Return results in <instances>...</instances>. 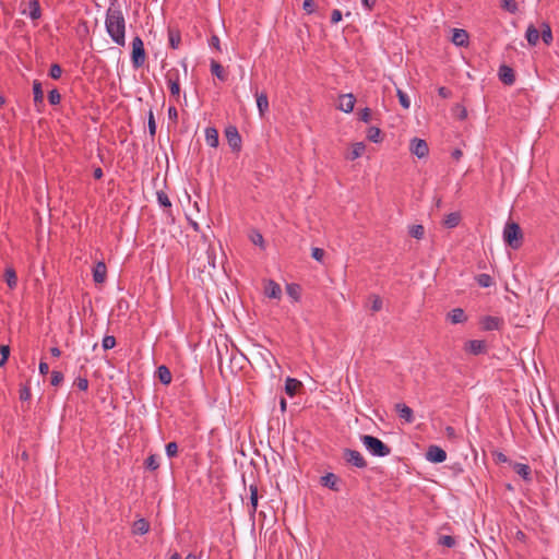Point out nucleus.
Wrapping results in <instances>:
<instances>
[{"label":"nucleus","mask_w":559,"mask_h":559,"mask_svg":"<svg viewBox=\"0 0 559 559\" xmlns=\"http://www.w3.org/2000/svg\"><path fill=\"white\" fill-rule=\"evenodd\" d=\"M165 78L171 96L178 98L180 96L179 71L177 69H170L167 71Z\"/></svg>","instance_id":"5"},{"label":"nucleus","mask_w":559,"mask_h":559,"mask_svg":"<svg viewBox=\"0 0 559 559\" xmlns=\"http://www.w3.org/2000/svg\"><path fill=\"white\" fill-rule=\"evenodd\" d=\"M211 73L215 75L219 81L225 82L227 80V73L224 68L215 60H211L210 63Z\"/></svg>","instance_id":"24"},{"label":"nucleus","mask_w":559,"mask_h":559,"mask_svg":"<svg viewBox=\"0 0 559 559\" xmlns=\"http://www.w3.org/2000/svg\"><path fill=\"white\" fill-rule=\"evenodd\" d=\"M105 27L115 44L126 45V19L116 0L110 2L106 11Z\"/></svg>","instance_id":"1"},{"label":"nucleus","mask_w":559,"mask_h":559,"mask_svg":"<svg viewBox=\"0 0 559 559\" xmlns=\"http://www.w3.org/2000/svg\"><path fill=\"white\" fill-rule=\"evenodd\" d=\"M396 95L399 97V102H400L401 106L404 109H408L411 107V99H409L408 95L400 88H397Z\"/></svg>","instance_id":"38"},{"label":"nucleus","mask_w":559,"mask_h":559,"mask_svg":"<svg viewBox=\"0 0 559 559\" xmlns=\"http://www.w3.org/2000/svg\"><path fill=\"white\" fill-rule=\"evenodd\" d=\"M476 281H477V283H478V285H479L480 287H489V286H491V285H492V278H491V276H490V275H488V274H485V273L479 274V275L476 277Z\"/></svg>","instance_id":"42"},{"label":"nucleus","mask_w":559,"mask_h":559,"mask_svg":"<svg viewBox=\"0 0 559 559\" xmlns=\"http://www.w3.org/2000/svg\"><path fill=\"white\" fill-rule=\"evenodd\" d=\"M48 100L51 105H58L60 103L61 95L57 88H53L48 93Z\"/></svg>","instance_id":"47"},{"label":"nucleus","mask_w":559,"mask_h":559,"mask_svg":"<svg viewBox=\"0 0 559 559\" xmlns=\"http://www.w3.org/2000/svg\"><path fill=\"white\" fill-rule=\"evenodd\" d=\"M367 138L373 142V143H378L381 141V131L379 128L377 127H371L369 130H368V133H367Z\"/></svg>","instance_id":"39"},{"label":"nucleus","mask_w":559,"mask_h":559,"mask_svg":"<svg viewBox=\"0 0 559 559\" xmlns=\"http://www.w3.org/2000/svg\"><path fill=\"white\" fill-rule=\"evenodd\" d=\"M365 144L362 142H357L353 145L350 154L348 155V159L355 160L360 157L365 152Z\"/></svg>","instance_id":"33"},{"label":"nucleus","mask_w":559,"mask_h":559,"mask_svg":"<svg viewBox=\"0 0 559 559\" xmlns=\"http://www.w3.org/2000/svg\"><path fill=\"white\" fill-rule=\"evenodd\" d=\"M205 141L211 147H217L218 145V132L215 128L209 127L205 129Z\"/></svg>","instance_id":"26"},{"label":"nucleus","mask_w":559,"mask_h":559,"mask_svg":"<svg viewBox=\"0 0 559 559\" xmlns=\"http://www.w3.org/2000/svg\"><path fill=\"white\" fill-rule=\"evenodd\" d=\"M438 94L439 96H441L442 98H449L451 96V91L448 90L447 87L444 86H441L438 88Z\"/></svg>","instance_id":"61"},{"label":"nucleus","mask_w":559,"mask_h":559,"mask_svg":"<svg viewBox=\"0 0 559 559\" xmlns=\"http://www.w3.org/2000/svg\"><path fill=\"white\" fill-rule=\"evenodd\" d=\"M359 119L366 123L369 122L371 119V110L368 107L364 108L359 114Z\"/></svg>","instance_id":"56"},{"label":"nucleus","mask_w":559,"mask_h":559,"mask_svg":"<svg viewBox=\"0 0 559 559\" xmlns=\"http://www.w3.org/2000/svg\"><path fill=\"white\" fill-rule=\"evenodd\" d=\"M513 469L524 480H526V481H531L532 480V471H531V467L527 464L514 463L513 464Z\"/></svg>","instance_id":"19"},{"label":"nucleus","mask_w":559,"mask_h":559,"mask_svg":"<svg viewBox=\"0 0 559 559\" xmlns=\"http://www.w3.org/2000/svg\"><path fill=\"white\" fill-rule=\"evenodd\" d=\"M321 485L333 491H340V479L333 473H328L321 477Z\"/></svg>","instance_id":"14"},{"label":"nucleus","mask_w":559,"mask_h":559,"mask_svg":"<svg viewBox=\"0 0 559 559\" xmlns=\"http://www.w3.org/2000/svg\"><path fill=\"white\" fill-rule=\"evenodd\" d=\"M503 240L512 249H519L522 241V231L516 223H508L503 229Z\"/></svg>","instance_id":"3"},{"label":"nucleus","mask_w":559,"mask_h":559,"mask_svg":"<svg viewBox=\"0 0 559 559\" xmlns=\"http://www.w3.org/2000/svg\"><path fill=\"white\" fill-rule=\"evenodd\" d=\"M377 0H361V4L367 10H372Z\"/></svg>","instance_id":"64"},{"label":"nucleus","mask_w":559,"mask_h":559,"mask_svg":"<svg viewBox=\"0 0 559 559\" xmlns=\"http://www.w3.org/2000/svg\"><path fill=\"white\" fill-rule=\"evenodd\" d=\"M102 346L105 350L114 348L116 346V338L112 335H106L102 341Z\"/></svg>","instance_id":"44"},{"label":"nucleus","mask_w":559,"mask_h":559,"mask_svg":"<svg viewBox=\"0 0 559 559\" xmlns=\"http://www.w3.org/2000/svg\"><path fill=\"white\" fill-rule=\"evenodd\" d=\"M107 275L106 264L102 261L97 262L93 269V280L97 284L105 282Z\"/></svg>","instance_id":"17"},{"label":"nucleus","mask_w":559,"mask_h":559,"mask_svg":"<svg viewBox=\"0 0 559 559\" xmlns=\"http://www.w3.org/2000/svg\"><path fill=\"white\" fill-rule=\"evenodd\" d=\"M525 38L531 46H536L540 38L539 31L531 24L526 29Z\"/></svg>","instance_id":"25"},{"label":"nucleus","mask_w":559,"mask_h":559,"mask_svg":"<svg viewBox=\"0 0 559 559\" xmlns=\"http://www.w3.org/2000/svg\"><path fill=\"white\" fill-rule=\"evenodd\" d=\"M226 138L228 141V144L233 150H239L241 146V138L238 133V130L235 127H229L226 129Z\"/></svg>","instance_id":"11"},{"label":"nucleus","mask_w":559,"mask_h":559,"mask_svg":"<svg viewBox=\"0 0 559 559\" xmlns=\"http://www.w3.org/2000/svg\"><path fill=\"white\" fill-rule=\"evenodd\" d=\"M40 374L45 376L49 372V366L45 361H40L38 366Z\"/></svg>","instance_id":"62"},{"label":"nucleus","mask_w":559,"mask_h":559,"mask_svg":"<svg viewBox=\"0 0 559 559\" xmlns=\"http://www.w3.org/2000/svg\"><path fill=\"white\" fill-rule=\"evenodd\" d=\"M408 233L412 237L421 239L425 235V228L423 225H412Z\"/></svg>","instance_id":"37"},{"label":"nucleus","mask_w":559,"mask_h":559,"mask_svg":"<svg viewBox=\"0 0 559 559\" xmlns=\"http://www.w3.org/2000/svg\"><path fill=\"white\" fill-rule=\"evenodd\" d=\"M62 74V69L59 64L53 63L49 69V75L53 80H58Z\"/></svg>","instance_id":"51"},{"label":"nucleus","mask_w":559,"mask_h":559,"mask_svg":"<svg viewBox=\"0 0 559 559\" xmlns=\"http://www.w3.org/2000/svg\"><path fill=\"white\" fill-rule=\"evenodd\" d=\"M356 98L352 93L341 95L338 97L337 109L343 112L349 114L354 110Z\"/></svg>","instance_id":"9"},{"label":"nucleus","mask_w":559,"mask_h":559,"mask_svg":"<svg viewBox=\"0 0 559 559\" xmlns=\"http://www.w3.org/2000/svg\"><path fill=\"white\" fill-rule=\"evenodd\" d=\"M209 44H210V47L215 48L216 50H221V40H219L218 36L212 35Z\"/></svg>","instance_id":"58"},{"label":"nucleus","mask_w":559,"mask_h":559,"mask_svg":"<svg viewBox=\"0 0 559 559\" xmlns=\"http://www.w3.org/2000/svg\"><path fill=\"white\" fill-rule=\"evenodd\" d=\"M409 150H411L412 154H414L418 158H424L429 153L427 142L425 140L418 139V138H414L411 141Z\"/></svg>","instance_id":"7"},{"label":"nucleus","mask_w":559,"mask_h":559,"mask_svg":"<svg viewBox=\"0 0 559 559\" xmlns=\"http://www.w3.org/2000/svg\"><path fill=\"white\" fill-rule=\"evenodd\" d=\"M250 240H251L255 246H259V247H261V248H264V239H263L262 234H260L259 231H253V233L250 235Z\"/></svg>","instance_id":"50"},{"label":"nucleus","mask_w":559,"mask_h":559,"mask_svg":"<svg viewBox=\"0 0 559 559\" xmlns=\"http://www.w3.org/2000/svg\"><path fill=\"white\" fill-rule=\"evenodd\" d=\"M23 13L26 14L31 20H38L41 16L39 2L37 0H32L28 3V9Z\"/></svg>","instance_id":"20"},{"label":"nucleus","mask_w":559,"mask_h":559,"mask_svg":"<svg viewBox=\"0 0 559 559\" xmlns=\"http://www.w3.org/2000/svg\"><path fill=\"white\" fill-rule=\"evenodd\" d=\"M168 41L173 49H178L181 43L180 32L176 28H168Z\"/></svg>","instance_id":"27"},{"label":"nucleus","mask_w":559,"mask_h":559,"mask_svg":"<svg viewBox=\"0 0 559 559\" xmlns=\"http://www.w3.org/2000/svg\"><path fill=\"white\" fill-rule=\"evenodd\" d=\"M145 466L151 471L157 469L159 466L158 457L156 455H150L145 460Z\"/></svg>","instance_id":"45"},{"label":"nucleus","mask_w":559,"mask_h":559,"mask_svg":"<svg viewBox=\"0 0 559 559\" xmlns=\"http://www.w3.org/2000/svg\"><path fill=\"white\" fill-rule=\"evenodd\" d=\"M251 91H254V96L257 99V107H258L260 116L262 117L269 110L267 95L264 92L259 93L257 90L253 88V86H251Z\"/></svg>","instance_id":"13"},{"label":"nucleus","mask_w":559,"mask_h":559,"mask_svg":"<svg viewBox=\"0 0 559 559\" xmlns=\"http://www.w3.org/2000/svg\"><path fill=\"white\" fill-rule=\"evenodd\" d=\"M448 319L453 324L463 323L466 321L465 312L462 308H455L448 313Z\"/></svg>","instance_id":"22"},{"label":"nucleus","mask_w":559,"mask_h":559,"mask_svg":"<svg viewBox=\"0 0 559 559\" xmlns=\"http://www.w3.org/2000/svg\"><path fill=\"white\" fill-rule=\"evenodd\" d=\"M249 491H250V504H251V509H250L249 513L254 514L257 512L258 500H259L258 487L255 485H250Z\"/></svg>","instance_id":"30"},{"label":"nucleus","mask_w":559,"mask_h":559,"mask_svg":"<svg viewBox=\"0 0 559 559\" xmlns=\"http://www.w3.org/2000/svg\"><path fill=\"white\" fill-rule=\"evenodd\" d=\"M287 294L290 298H293L295 301H297L300 297V289L299 286L296 284H288L286 286Z\"/></svg>","instance_id":"41"},{"label":"nucleus","mask_w":559,"mask_h":559,"mask_svg":"<svg viewBox=\"0 0 559 559\" xmlns=\"http://www.w3.org/2000/svg\"><path fill=\"white\" fill-rule=\"evenodd\" d=\"M0 354H1V357H4V359H8L9 355H10V347L8 345H1Z\"/></svg>","instance_id":"63"},{"label":"nucleus","mask_w":559,"mask_h":559,"mask_svg":"<svg viewBox=\"0 0 559 559\" xmlns=\"http://www.w3.org/2000/svg\"><path fill=\"white\" fill-rule=\"evenodd\" d=\"M147 127H148L150 135L152 138H154L156 134V122H155V118H154V114H153L152 109L148 111Z\"/></svg>","instance_id":"43"},{"label":"nucleus","mask_w":559,"mask_h":559,"mask_svg":"<svg viewBox=\"0 0 559 559\" xmlns=\"http://www.w3.org/2000/svg\"><path fill=\"white\" fill-rule=\"evenodd\" d=\"M300 385H301L300 381L293 379V378H287L285 381V392L289 396H294L296 394L297 389Z\"/></svg>","instance_id":"31"},{"label":"nucleus","mask_w":559,"mask_h":559,"mask_svg":"<svg viewBox=\"0 0 559 559\" xmlns=\"http://www.w3.org/2000/svg\"><path fill=\"white\" fill-rule=\"evenodd\" d=\"M461 215L459 212H452L448 214L443 219V225L447 228H454L460 224Z\"/></svg>","instance_id":"28"},{"label":"nucleus","mask_w":559,"mask_h":559,"mask_svg":"<svg viewBox=\"0 0 559 559\" xmlns=\"http://www.w3.org/2000/svg\"><path fill=\"white\" fill-rule=\"evenodd\" d=\"M264 294L269 298L280 299L282 296V288L276 282L269 280L264 286Z\"/></svg>","instance_id":"12"},{"label":"nucleus","mask_w":559,"mask_h":559,"mask_svg":"<svg viewBox=\"0 0 559 559\" xmlns=\"http://www.w3.org/2000/svg\"><path fill=\"white\" fill-rule=\"evenodd\" d=\"M33 95H34V104L35 106H40L44 104V92L41 83L37 80L33 82Z\"/></svg>","instance_id":"23"},{"label":"nucleus","mask_w":559,"mask_h":559,"mask_svg":"<svg viewBox=\"0 0 559 559\" xmlns=\"http://www.w3.org/2000/svg\"><path fill=\"white\" fill-rule=\"evenodd\" d=\"M146 60V53L144 49L143 40L135 36L132 40V53H131V61L132 66L135 69L141 68Z\"/></svg>","instance_id":"4"},{"label":"nucleus","mask_w":559,"mask_h":559,"mask_svg":"<svg viewBox=\"0 0 559 559\" xmlns=\"http://www.w3.org/2000/svg\"><path fill=\"white\" fill-rule=\"evenodd\" d=\"M148 530H150V524L145 519H140V520L135 521L133 524L134 533L144 535L148 532Z\"/></svg>","instance_id":"32"},{"label":"nucleus","mask_w":559,"mask_h":559,"mask_svg":"<svg viewBox=\"0 0 559 559\" xmlns=\"http://www.w3.org/2000/svg\"><path fill=\"white\" fill-rule=\"evenodd\" d=\"M503 324V320L498 317L486 316L480 320L481 329L485 331L500 330Z\"/></svg>","instance_id":"10"},{"label":"nucleus","mask_w":559,"mask_h":559,"mask_svg":"<svg viewBox=\"0 0 559 559\" xmlns=\"http://www.w3.org/2000/svg\"><path fill=\"white\" fill-rule=\"evenodd\" d=\"M158 380L163 384H169L171 382V373L170 370L166 366H159L156 371Z\"/></svg>","instance_id":"29"},{"label":"nucleus","mask_w":559,"mask_h":559,"mask_svg":"<svg viewBox=\"0 0 559 559\" xmlns=\"http://www.w3.org/2000/svg\"><path fill=\"white\" fill-rule=\"evenodd\" d=\"M4 277L8 286L14 288L17 284L16 273L12 267H8L4 272Z\"/></svg>","instance_id":"34"},{"label":"nucleus","mask_w":559,"mask_h":559,"mask_svg":"<svg viewBox=\"0 0 559 559\" xmlns=\"http://www.w3.org/2000/svg\"><path fill=\"white\" fill-rule=\"evenodd\" d=\"M168 118L170 120L175 121V122L177 121V119H178V111H177L176 107L170 106L168 108Z\"/></svg>","instance_id":"60"},{"label":"nucleus","mask_w":559,"mask_h":559,"mask_svg":"<svg viewBox=\"0 0 559 559\" xmlns=\"http://www.w3.org/2000/svg\"><path fill=\"white\" fill-rule=\"evenodd\" d=\"M360 441L366 450L373 456L384 457L391 453V449L377 437L362 435Z\"/></svg>","instance_id":"2"},{"label":"nucleus","mask_w":559,"mask_h":559,"mask_svg":"<svg viewBox=\"0 0 559 559\" xmlns=\"http://www.w3.org/2000/svg\"><path fill=\"white\" fill-rule=\"evenodd\" d=\"M31 399V389L28 385H24L20 390V400L21 401H28Z\"/></svg>","instance_id":"55"},{"label":"nucleus","mask_w":559,"mask_h":559,"mask_svg":"<svg viewBox=\"0 0 559 559\" xmlns=\"http://www.w3.org/2000/svg\"><path fill=\"white\" fill-rule=\"evenodd\" d=\"M539 34H540L543 41L546 45H549L552 41V32H551L549 24L544 23L542 25V33H539Z\"/></svg>","instance_id":"35"},{"label":"nucleus","mask_w":559,"mask_h":559,"mask_svg":"<svg viewBox=\"0 0 559 559\" xmlns=\"http://www.w3.org/2000/svg\"><path fill=\"white\" fill-rule=\"evenodd\" d=\"M342 20V12L338 9H335L331 13V22L333 24L338 23Z\"/></svg>","instance_id":"59"},{"label":"nucleus","mask_w":559,"mask_h":559,"mask_svg":"<svg viewBox=\"0 0 559 559\" xmlns=\"http://www.w3.org/2000/svg\"><path fill=\"white\" fill-rule=\"evenodd\" d=\"M439 544L451 548L455 545V539L450 535H443L439 538Z\"/></svg>","instance_id":"52"},{"label":"nucleus","mask_w":559,"mask_h":559,"mask_svg":"<svg viewBox=\"0 0 559 559\" xmlns=\"http://www.w3.org/2000/svg\"><path fill=\"white\" fill-rule=\"evenodd\" d=\"M451 41L457 47H464L468 44V34L465 29L454 28Z\"/></svg>","instance_id":"15"},{"label":"nucleus","mask_w":559,"mask_h":559,"mask_svg":"<svg viewBox=\"0 0 559 559\" xmlns=\"http://www.w3.org/2000/svg\"><path fill=\"white\" fill-rule=\"evenodd\" d=\"M156 197H157V202H158L159 206H162V207H170L171 206V202H170L168 195L164 191H157Z\"/></svg>","instance_id":"40"},{"label":"nucleus","mask_w":559,"mask_h":559,"mask_svg":"<svg viewBox=\"0 0 559 559\" xmlns=\"http://www.w3.org/2000/svg\"><path fill=\"white\" fill-rule=\"evenodd\" d=\"M426 459L432 463H442L447 460V452L438 445H430L426 452Z\"/></svg>","instance_id":"8"},{"label":"nucleus","mask_w":559,"mask_h":559,"mask_svg":"<svg viewBox=\"0 0 559 559\" xmlns=\"http://www.w3.org/2000/svg\"><path fill=\"white\" fill-rule=\"evenodd\" d=\"M395 411L399 414L400 418L404 419L406 423L411 424L414 421V413L411 407H408L404 403H397L395 405Z\"/></svg>","instance_id":"16"},{"label":"nucleus","mask_w":559,"mask_h":559,"mask_svg":"<svg viewBox=\"0 0 559 559\" xmlns=\"http://www.w3.org/2000/svg\"><path fill=\"white\" fill-rule=\"evenodd\" d=\"M311 257H312L316 261H318V262H322L323 257H324V250H323V249H321V248H312Z\"/></svg>","instance_id":"53"},{"label":"nucleus","mask_w":559,"mask_h":559,"mask_svg":"<svg viewBox=\"0 0 559 559\" xmlns=\"http://www.w3.org/2000/svg\"><path fill=\"white\" fill-rule=\"evenodd\" d=\"M371 310L378 312L382 309V299L378 295H371Z\"/></svg>","instance_id":"46"},{"label":"nucleus","mask_w":559,"mask_h":559,"mask_svg":"<svg viewBox=\"0 0 559 559\" xmlns=\"http://www.w3.org/2000/svg\"><path fill=\"white\" fill-rule=\"evenodd\" d=\"M302 8L308 14H311L316 10V3L313 0H304Z\"/></svg>","instance_id":"54"},{"label":"nucleus","mask_w":559,"mask_h":559,"mask_svg":"<svg viewBox=\"0 0 559 559\" xmlns=\"http://www.w3.org/2000/svg\"><path fill=\"white\" fill-rule=\"evenodd\" d=\"M344 460L355 466V467H358V468H365L367 466V462L366 460L364 459V456L361 455V453L357 450H352V449H345L344 450Z\"/></svg>","instance_id":"6"},{"label":"nucleus","mask_w":559,"mask_h":559,"mask_svg":"<svg viewBox=\"0 0 559 559\" xmlns=\"http://www.w3.org/2000/svg\"><path fill=\"white\" fill-rule=\"evenodd\" d=\"M63 381V374L60 371L53 370L50 377V383L53 386H58Z\"/></svg>","instance_id":"49"},{"label":"nucleus","mask_w":559,"mask_h":559,"mask_svg":"<svg viewBox=\"0 0 559 559\" xmlns=\"http://www.w3.org/2000/svg\"><path fill=\"white\" fill-rule=\"evenodd\" d=\"M499 78L504 84L508 85H511L514 82V74L512 69L504 64L499 68Z\"/></svg>","instance_id":"21"},{"label":"nucleus","mask_w":559,"mask_h":559,"mask_svg":"<svg viewBox=\"0 0 559 559\" xmlns=\"http://www.w3.org/2000/svg\"><path fill=\"white\" fill-rule=\"evenodd\" d=\"M500 7L509 13H516L519 10L518 3L515 0H502Z\"/></svg>","instance_id":"36"},{"label":"nucleus","mask_w":559,"mask_h":559,"mask_svg":"<svg viewBox=\"0 0 559 559\" xmlns=\"http://www.w3.org/2000/svg\"><path fill=\"white\" fill-rule=\"evenodd\" d=\"M486 343L480 340H472L465 344V349L474 355H479L485 352Z\"/></svg>","instance_id":"18"},{"label":"nucleus","mask_w":559,"mask_h":559,"mask_svg":"<svg viewBox=\"0 0 559 559\" xmlns=\"http://www.w3.org/2000/svg\"><path fill=\"white\" fill-rule=\"evenodd\" d=\"M166 455L171 459L175 457L178 453V445L176 442H169L165 447Z\"/></svg>","instance_id":"48"},{"label":"nucleus","mask_w":559,"mask_h":559,"mask_svg":"<svg viewBox=\"0 0 559 559\" xmlns=\"http://www.w3.org/2000/svg\"><path fill=\"white\" fill-rule=\"evenodd\" d=\"M75 385L81 391H86L88 388V381L85 378H78L75 381Z\"/></svg>","instance_id":"57"}]
</instances>
